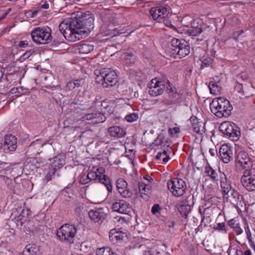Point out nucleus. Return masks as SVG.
<instances>
[{
    "mask_svg": "<svg viewBox=\"0 0 255 255\" xmlns=\"http://www.w3.org/2000/svg\"><path fill=\"white\" fill-rule=\"evenodd\" d=\"M28 45V42L26 40L20 41L18 43V46L20 48H25Z\"/></svg>",
    "mask_w": 255,
    "mask_h": 255,
    "instance_id": "de8ad7c7",
    "label": "nucleus"
},
{
    "mask_svg": "<svg viewBox=\"0 0 255 255\" xmlns=\"http://www.w3.org/2000/svg\"><path fill=\"white\" fill-rule=\"evenodd\" d=\"M51 161L48 172L46 176L47 181L50 180L56 171L63 166L64 162V157L62 155L59 154L52 159Z\"/></svg>",
    "mask_w": 255,
    "mask_h": 255,
    "instance_id": "4468645a",
    "label": "nucleus"
},
{
    "mask_svg": "<svg viewBox=\"0 0 255 255\" xmlns=\"http://www.w3.org/2000/svg\"><path fill=\"white\" fill-rule=\"evenodd\" d=\"M42 7L43 8L47 9V8H48L49 7V5L47 3V4H45L43 5L42 6Z\"/></svg>",
    "mask_w": 255,
    "mask_h": 255,
    "instance_id": "69168bd1",
    "label": "nucleus"
},
{
    "mask_svg": "<svg viewBox=\"0 0 255 255\" xmlns=\"http://www.w3.org/2000/svg\"><path fill=\"white\" fill-rule=\"evenodd\" d=\"M92 180V178L89 176V173L87 175H82L80 178V182L82 184H86Z\"/></svg>",
    "mask_w": 255,
    "mask_h": 255,
    "instance_id": "37998d69",
    "label": "nucleus"
},
{
    "mask_svg": "<svg viewBox=\"0 0 255 255\" xmlns=\"http://www.w3.org/2000/svg\"><path fill=\"white\" fill-rule=\"evenodd\" d=\"M82 121H91V123L97 124L103 123L106 118L103 113L93 108H89L81 118Z\"/></svg>",
    "mask_w": 255,
    "mask_h": 255,
    "instance_id": "ddd939ff",
    "label": "nucleus"
},
{
    "mask_svg": "<svg viewBox=\"0 0 255 255\" xmlns=\"http://www.w3.org/2000/svg\"><path fill=\"white\" fill-rule=\"evenodd\" d=\"M133 247L135 249H140L141 251L151 246L150 242L148 240L143 239L140 237H136L132 242Z\"/></svg>",
    "mask_w": 255,
    "mask_h": 255,
    "instance_id": "393cba45",
    "label": "nucleus"
},
{
    "mask_svg": "<svg viewBox=\"0 0 255 255\" xmlns=\"http://www.w3.org/2000/svg\"><path fill=\"white\" fill-rule=\"evenodd\" d=\"M209 88L211 94L218 95L221 92V84L219 81H216L215 80L209 82Z\"/></svg>",
    "mask_w": 255,
    "mask_h": 255,
    "instance_id": "c85d7f7f",
    "label": "nucleus"
},
{
    "mask_svg": "<svg viewBox=\"0 0 255 255\" xmlns=\"http://www.w3.org/2000/svg\"><path fill=\"white\" fill-rule=\"evenodd\" d=\"M96 254L97 255H117L112 249L108 247L98 249Z\"/></svg>",
    "mask_w": 255,
    "mask_h": 255,
    "instance_id": "f704fd0d",
    "label": "nucleus"
},
{
    "mask_svg": "<svg viewBox=\"0 0 255 255\" xmlns=\"http://www.w3.org/2000/svg\"><path fill=\"white\" fill-rule=\"evenodd\" d=\"M219 153L221 160L225 163H228L233 159V148L229 144H223L219 149Z\"/></svg>",
    "mask_w": 255,
    "mask_h": 255,
    "instance_id": "6ab92c4d",
    "label": "nucleus"
},
{
    "mask_svg": "<svg viewBox=\"0 0 255 255\" xmlns=\"http://www.w3.org/2000/svg\"><path fill=\"white\" fill-rule=\"evenodd\" d=\"M166 151L164 150L162 152H158L155 156V158L157 159H160L162 158V156H164V155H166Z\"/></svg>",
    "mask_w": 255,
    "mask_h": 255,
    "instance_id": "8fccbe9b",
    "label": "nucleus"
},
{
    "mask_svg": "<svg viewBox=\"0 0 255 255\" xmlns=\"http://www.w3.org/2000/svg\"><path fill=\"white\" fill-rule=\"evenodd\" d=\"M143 178L147 181V183H149V181L150 179H152V178L149 176L148 175H146V176H144L143 177Z\"/></svg>",
    "mask_w": 255,
    "mask_h": 255,
    "instance_id": "4d7b16f0",
    "label": "nucleus"
},
{
    "mask_svg": "<svg viewBox=\"0 0 255 255\" xmlns=\"http://www.w3.org/2000/svg\"><path fill=\"white\" fill-rule=\"evenodd\" d=\"M39 251L38 247L35 244H29L26 246L23 251L24 255H37Z\"/></svg>",
    "mask_w": 255,
    "mask_h": 255,
    "instance_id": "7c9ffc66",
    "label": "nucleus"
},
{
    "mask_svg": "<svg viewBox=\"0 0 255 255\" xmlns=\"http://www.w3.org/2000/svg\"><path fill=\"white\" fill-rule=\"evenodd\" d=\"M223 196L224 198L227 199V200L232 198L233 201L236 203L240 201V195L239 193L233 188Z\"/></svg>",
    "mask_w": 255,
    "mask_h": 255,
    "instance_id": "473e14b6",
    "label": "nucleus"
},
{
    "mask_svg": "<svg viewBox=\"0 0 255 255\" xmlns=\"http://www.w3.org/2000/svg\"><path fill=\"white\" fill-rule=\"evenodd\" d=\"M166 92L170 98V104H180L185 100L184 92L181 90L178 91L171 83Z\"/></svg>",
    "mask_w": 255,
    "mask_h": 255,
    "instance_id": "2eb2a0df",
    "label": "nucleus"
},
{
    "mask_svg": "<svg viewBox=\"0 0 255 255\" xmlns=\"http://www.w3.org/2000/svg\"><path fill=\"white\" fill-rule=\"evenodd\" d=\"M167 187L172 195L179 197L186 192L187 187L185 181L178 178H173L167 182Z\"/></svg>",
    "mask_w": 255,
    "mask_h": 255,
    "instance_id": "1a4fd4ad",
    "label": "nucleus"
},
{
    "mask_svg": "<svg viewBox=\"0 0 255 255\" xmlns=\"http://www.w3.org/2000/svg\"><path fill=\"white\" fill-rule=\"evenodd\" d=\"M182 205L184 207L185 206H190L189 205L188 202L186 200H182V201H181L179 206H182Z\"/></svg>",
    "mask_w": 255,
    "mask_h": 255,
    "instance_id": "603ef678",
    "label": "nucleus"
},
{
    "mask_svg": "<svg viewBox=\"0 0 255 255\" xmlns=\"http://www.w3.org/2000/svg\"><path fill=\"white\" fill-rule=\"evenodd\" d=\"M220 186L223 196L232 189L230 182L227 181L226 175L223 172H220Z\"/></svg>",
    "mask_w": 255,
    "mask_h": 255,
    "instance_id": "a878e982",
    "label": "nucleus"
},
{
    "mask_svg": "<svg viewBox=\"0 0 255 255\" xmlns=\"http://www.w3.org/2000/svg\"><path fill=\"white\" fill-rule=\"evenodd\" d=\"M180 129L179 127H175L172 128H170L168 129L169 134L173 137H176L177 134L180 132Z\"/></svg>",
    "mask_w": 255,
    "mask_h": 255,
    "instance_id": "c03bdc74",
    "label": "nucleus"
},
{
    "mask_svg": "<svg viewBox=\"0 0 255 255\" xmlns=\"http://www.w3.org/2000/svg\"><path fill=\"white\" fill-rule=\"evenodd\" d=\"M202 64H205V65H207L208 64L207 63L205 62V61L204 60L203 62H202Z\"/></svg>",
    "mask_w": 255,
    "mask_h": 255,
    "instance_id": "774afa93",
    "label": "nucleus"
},
{
    "mask_svg": "<svg viewBox=\"0 0 255 255\" xmlns=\"http://www.w3.org/2000/svg\"><path fill=\"white\" fill-rule=\"evenodd\" d=\"M167 226L170 227H173L174 226V223L173 221H168L167 222Z\"/></svg>",
    "mask_w": 255,
    "mask_h": 255,
    "instance_id": "6e6d98bb",
    "label": "nucleus"
},
{
    "mask_svg": "<svg viewBox=\"0 0 255 255\" xmlns=\"http://www.w3.org/2000/svg\"><path fill=\"white\" fill-rule=\"evenodd\" d=\"M51 30L49 27L35 28L31 32L33 41L38 44H45L52 40Z\"/></svg>",
    "mask_w": 255,
    "mask_h": 255,
    "instance_id": "423d86ee",
    "label": "nucleus"
},
{
    "mask_svg": "<svg viewBox=\"0 0 255 255\" xmlns=\"http://www.w3.org/2000/svg\"><path fill=\"white\" fill-rule=\"evenodd\" d=\"M30 213L29 209L20 207L13 210L10 218L15 223L17 227H21L28 220Z\"/></svg>",
    "mask_w": 255,
    "mask_h": 255,
    "instance_id": "9b49d317",
    "label": "nucleus"
},
{
    "mask_svg": "<svg viewBox=\"0 0 255 255\" xmlns=\"http://www.w3.org/2000/svg\"><path fill=\"white\" fill-rule=\"evenodd\" d=\"M105 169L103 167L93 166L90 168L89 176L92 180L98 181L104 184L107 188L109 193H112L113 190L110 178L105 174Z\"/></svg>",
    "mask_w": 255,
    "mask_h": 255,
    "instance_id": "20e7f679",
    "label": "nucleus"
},
{
    "mask_svg": "<svg viewBox=\"0 0 255 255\" xmlns=\"http://www.w3.org/2000/svg\"><path fill=\"white\" fill-rule=\"evenodd\" d=\"M108 132L110 136L117 138L123 137L126 134V130L123 128L117 126L109 128Z\"/></svg>",
    "mask_w": 255,
    "mask_h": 255,
    "instance_id": "b1692460",
    "label": "nucleus"
},
{
    "mask_svg": "<svg viewBox=\"0 0 255 255\" xmlns=\"http://www.w3.org/2000/svg\"><path fill=\"white\" fill-rule=\"evenodd\" d=\"M190 130L193 133L202 135L205 132V123L197 117L192 116L190 119Z\"/></svg>",
    "mask_w": 255,
    "mask_h": 255,
    "instance_id": "a211bd4d",
    "label": "nucleus"
},
{
    "mask_svg": "<svg viewBox=\"0 0 255 255\" xmlns=\"http://www.w3.org/2000/svg\"><path fill=\"white\" fill-rule=\"evenodd\" d=\"M237 255H242V252L240 250H237L236 251Z\"/></svg>",
    "mask_w": 255,
    "mask_h": 255,
    "instance_id": "338daca9",
    "label": "nucleus"
},
{
    "mask_svg": "<svg viewBox=\"0 0 255 255\" xmlns=\"http://www.w3.org/2000/svg\"><path fill=\"white\" fill-rule=\"evenodd\" d=\"M95 74L96 75V82L104 87L113 86L118 81L117 72L110 68L97 70L95 71Z\"/></svg>",
    "mask_w": 255,
    "mask_h": 255,
    "instance_id": "7ed1b4c3",
    "label": "nucleus"
},
{
    "mask_svg": "<svg viewBox=\"0 0 255 255\" xmlns=\"http://www.w3.org/2000/svg\"><path fill=\"white\" fill-rule=\"evenodd\" d=\"M243 187L249 191L255 190V168L246 169L241 179Z\"/></svg>",
    "mask_w": 255,
    "mask_h": 255,
    "instance_id": "f8f14e48",
    "label": "nucleus"
},
{
    "mask_svg": "<svg viewBox=\"0 0 255 255\" xmlns=\"http://www.w3.org/2000/svg\"><path fill=\"white\" fill-rule=\"evenodd\" d=\"M84 80L83 79H77L69 81L67 83L65 87V90L66 91H71L75 88L80 87L84 84Z\"/></svg>",
    "mask_w": 255,
    "mask_h": 255,
    "instance_id": "cd10ccee",
    "label": "nucleus"
},
{
    "mask_svg": "<svg viewBox=\"0 0 255 255\" xmlns=\"http://www.w3.org/2000/svg\"><path fill=\"white\" fill-rule=\"evenodd\" d=\"M161 208L158 204H154L151 208V212L153 215L158 217V214H160Z\"/></svg>",
    "mask_w": 255,
    "mask_h": 255,
    "instance_id": "a18cd8bd",
    "label": "nucleus"
},
{
    "mask_svg": "<svg viewBox=\"0 0 255 255\" xmlns=\"http://www.w3.org/2000/svg\"><path fill=\"white\" fill-rule=\"evenodd\" d=\"M228 225L236 233L237 235H239L243 233V230L241 228L239 221L236 219H232L228 221Z\"/></svg>",
    "mask_w": 255,
    "mask_h": 255,
    "instance_id": "2f4dec72",
    "label": "nucleus"
},
{
    "mask_svg": "<svg viewBox=\"0 0 255 255\" xmlns=\"http://www.w3.org/2000/svg\"><path fill=\"white\" fill-rule=\"evenodd\" d=\"M172 54L179 58L184 57L190 53V47L183 39L173 38L171 41Z\"/></svg>",
    "mask_w": 255,
    "mask_h": 255,
    "instance_id": "6e6552de",
    "label": "nucleus"
},
{
    "mask_svg": "<svg viewBox=\"0 0 255 255\" xmlns=\"http://www.w3.org/2000/svg\"><path fill=\"white\" fill-rule=\"evenodd\" d=\"M112 209L115 212L125 214H128L130 210L129 204L123 200H119L114 203Z\"/></svg>",
    "mask_w": 255,
    "mask_h": 255,
    "instance_id": "4be33fe9",
    "label": "nucleus"
},
{
    "mask_svg": "<svg viewBox=\"0 0 255 255\" xmlns=\"http://www.w3.org/2000/svg\"><path fill=\"white\" fill-rule=\"evenodd\" d=\"M32 17H34L37 15V14L38 12V10L32 11Z\"/></svg>",
    "mask_w": 255,
    "mask_h": 255,
    "instance_id": "13d9d810",
    "label": "nucleus"
},
{
    "mask_svg": "<svg viewBox=\"0 0 255 255\" xmlns=\"http://www.w3.org/2000/svg\"><path fill=\"white\" fill-rule=\"evenodd\" d=\"M26 16L28 17H32V11H28L26 13Z\"/></svg>",
    "mask_w": 255,
    "mask_h": 255,
    "instance_id": "052dcab7",
    "label": "nucleus"
},
{
    "mask_svg": "<svg viewBox=\"0 0 255 255\" xmlns=\"http://www.w3.org/2000/svg\"><path fill=\"white\" fill-rule=\"evenodd\" d=\"M77 232L75 225L65 224L57 230L56 235L62 242L72 244Z\"/></svg>",
    "mask_w": 255,
    "mask_h": 255,
    "instance_id": "0eeeda50",
    "label": "nucleus"
},
{
    "mask_svg": "<svg viewBox=\"0 0 255 255\" xmlns=\"http://www.w3.org/2000/svg\"><path fill=\"white\" fill-rule=\"evenodd\" d=\"M205 173L214 180H218V175L217 172L213 169L210 166H206L205 168Z\"/></svg>",
    "mask_w": 255,
    "mask_h": 255,
    "instance_id": "c9c22d12",
    "label": "nucleus"
},
{
    "mask_svg": "<svg viewBox=\"0 0 255 255\" xmlns=\"http://www.w3.org/2000/svg\"><path fill=\"white\" fill-rule=\"evenodd\" d=\"M237 165L243 169H248L253 166V163L248 154L244 151L237 152L236 157Z\"/></svg>",
    "mask_w": 255,
    "mask_h": 255,
    "instance_id": "f3484780",
    "label": "nucleus"
},
{
    "mask_svg": "<svg viewBox=\"0 0 255 255\" xmlns=\"http://www.w3.org/2000/svg\"><path fill=\"white\" fill-rule=\"evenodd\" d=\"M122 57L124 58L125 64L127 65H130L133 64L136 60L134 53L130 51L124 53Z\"/></svg>",
    "mask_w": 255,
    "mask_h": 255,
    "instance_id": "c756f323",
    "label": "nucleus"
},
{
    "mask_svg": "<svg viewBox=\"0 0 255 255\" xmlns=\"http://www.w3.org/2000/svg\"><path fill=\"white\" fill-rule=\"evenodd\" d=\"M207 210V209H204V211L203 212H202V209L201 208H199V212L201 214V215L202 216V219H203V218H205V212Z\"/></svg>",
    "mask_w": 255,
    "mask_h": 255,
    "instance_id": "5fc2aeb1",
    "label": "nucleus"
},
{
    "mask_svg": "<svg viewBox=\"0 0 255 255\" xmlns=\"http://www.w3.org/2000/svg\"><path fill=\"white\" fill-rule=\"evenodd\" d=\"M89 217L95 223H102L106 217V214L103 208L91 210L88 213Z\"/></svg>",
    "mask_w": 255,
    "mask_h": 255,
    "instance_id": "412c9836",
    "label": "nucleus"
},
{
    "mask_svg": "<svg viewBox=\"0 0 255 255\" xmlns=\"http://www.w3.org/2000/svg\"><path fill=\"white\" fill-rule=\"evenodd\" d=\"M94 20L93 14L88 11L76 20H64L59 25V30L67 40L76 41L93 30Z\"/></svg>",
    "mask_w": 255,
    "mask_h": 255,
    "instance_id": "f257e3e1",
    "label": "nucleus"
},
{
    "mask_svg": "<svg viewBox=\"0 0 255 255\" xmlns=\"http://www.w3.org/2000/svg\"><path fill=\"white\" fill-rule=\"evenodd\" d=\"M169 13V7L158 6L150 9V13L153 20L162 23L164 18H165Z\"/></svg>",
    "mask_w": 255,
    "mask_h": 255,
    "instance_id": "dca6fc26",
    "label": "nucleus"
},
{
    "mask_svg": "<svg viewBox=\"0 0 255 255\" xmlns=\"http://www.w3.org/2000/svg\"><path fill=\"white\" fill-rule=\"evenodd\" d=\"M219 129L233 141H237L241 136L239 128L231 122L226 121L222 123L219 126Z\"/></svg>",
    "mask_w": 255,
    "mask_h": 255,
    "instance_id": "9d476101",
    "label": "nucleus"
},
{
    "mask_svg": "<svg viewBox=\"0 0 255 255\" xmlns=\"http://www.w3.org/2000/svg\"><path fill=\"white\" fill-rule=\"evenodd\" d=\"M215 230L221 232L223 234H226L227 229L224 223H217L214 227Z\"/></svg>",
    "mask_w": 255,
    "mask_h": 255,
    "instance_id": "ea45409f",
    "label": "nucleus"
},
{
    "mask_svg": "<svg viewBox=\"0 0 255 255\" xmlns=\"http://www.w3.org/2000/svg\"><path fill=\"white\" fill-rule=\"evenodd\" d=\"M138 119V114L137 113H133L127 115L125 119L128 123L136 121Z\"/></svg>",
    "mask_w": 255,
    "mask_h": 255,
    "instance_id": "a19ab883",
    "label": "nucleus"
},
{
    "mask_svg": "<svg viewBox=\"0 0 255 255\" xmlns=\"http://www.w3.org/2000/svg\"><path fill=\"white\" fill-rule=\"evenodd\" d=\"M78 49L80 53L88 54L94 49V46L92 44L83 43L78 46Z\"/></svg>",
    "mask_w": 255,
    "mask_h": 255,
    "instance_id": "72a5a7b5",
    "label": "nucleus"
},
{
    "mask_svg": "<svg viewBox=\"0 0 255 255\" xmlns=\"http://www.w3.org/2000/svg\"><path fill=\"white\" fill-rule=\"evenodd\" d=\"M126 237V235L125 233L117 231L116 229L111 230L109 233L110 240L114 244L123 241L124 238Z\"/></svg>",
    "mask_w": 255,
    "mask_h": 255,
    "instance_id": "bb28decb",
    "label": "nucleus"
},
{
    "mask_svg": "<svg viewBox=\"0 0 255 255\" xmlns=\"http://www.w3.org/2000/svg\"><path fill=\"white\" fill-rule=\"evenodd\" d=\"M17 91V88H13L11 89L10 92L12 94H13V93H16Z\"/></svg>",
    "mask_w": 255,
    "mask_h": 255,
    "instance_id": "680f3d73",
    "label": "nucleus"
},
{
    "mask_svg": "<svg viewBox=\"0 0 255 255\" xmlns=\"http://www.w3.org/2000/svg\"><path fill=\"white\" fill-rule=\"evenodd\" d=\"M245 255H252L251 251L250 250H247L245 252Z\"/></svg>",
    "mask_w": 255,
    "mask_h": 255,
    "instance_id": "e2e57ef3",
    "label": "nucleus"
},
{
    "mask_svg": "<svg viewBox=\"0 0 255 255\" xmlns=\"http://www.w3.org/2000/svg\"><path fill=\"white\" fill-rule=\"evenodd\" d=\"M30 55V52H27V53H24L22 56L23 57V59H25V58H28Z\"/></svg>",
    "mask_w": 255,
    "mask_h": 255,
    "instance_id": "bf43d9fd",
    "label": "nucleus"
},
{
    "mask_svg": "<svg viewBox=\"0 0 255 255\" xmlns=\"http://www.w3.org/2000/svg\"><path fill=\"white\" fill-rule=\"evenodd\" d=\"M143 255H153L150 246H148L146 249L142 251Z\"/></svg>",
    "mask_w": 255,
    "mask_h": 255,
    "instance_id": "49530a36",
    "label": "nucleus"
},
{
    "mask_svg": "<svg viewBox=\"0 0 255 255\" xmlns=\"http://www.w3.org/2000/svg\"><path fill=\"white\" fill-rule=\"evenodd\" d=\"M164 156H165V157L162 158V161L164 163H165L169 160L170 157L167 154L166 155H164Z\"/></svg>",
    "mask_w": 255,
    "mask_h": 255,
    "instance_id": "864d4df0",
    "label": "nucleus"
},
{
    "mask_svg": "<svg viewBox=\"0 0 255 255\" xmlns=\"http://www.w3.org/2000/svg\"><path fill=\"white\" fill-rule=\"evenodd\" d=\"M162 22H163L166 26L169 27L173 26L171 21L169 19H167L166 17L163 18Z\"/></svg>",
    "mask_w": 255,
    "mask_h": 255,
    "instance_id": "09e8293b",
    "label": "nucleus"
},
{
    "mask_svg": "<svg viewBox=\"0 0 255 255\" xmlns=\"http://www.w3.org/2000/svg\"><path fill=\"white\" fill-rule=\"evenodd\" d=\"M178 211L180 212L182 216L186 217H187L189 213L191 211L190 206H179Z\"/></svg>",
    "mask_w": 255,
    "mask_h": 255,
    "instance_id": "58836bf2",
    "label": "nucleus"
},
{
    "mask_svg": "<svg viewBox=\"0 0 255 255\" xmlns=\"http://www.w3.org/2000/svg\"><path fill=\"white\" fill-rule=\"evenodd\" d=\"M190 27L192 28L190 30V33L192 36H197L202 32L201 27L194 26V22L192 26Z\"/></svg>",
    "mask_w": 255,
    "mask_h": 255,
    "instance_id": "79ce46f5",
    "label": "nucleus"
},
{
    "mask_svg": "<svg viewBox=\"0 0 255 255\" xmlns=\"http://www.w3.org/2000/svg\"><path fill=\"white\" fill-rule=\"evenodd\" d=\"M17 139L12 135H6L4 136L3 147L10 151H14L17 147Z\"/></svg>",
    "mask_w": 255,
    "mask_h": 255,
    "instance_id": "5701e85b",
    "label": "nucleus"
},
{
    "mask_svg": "<svg viewBox=\"0 0 255 255\" xmlns=\"http://www.w3.org/2000/svg\"><path fill=\"white\" fill-rule=\"evenodd\" d=\"M138 188L140 194H147L150 190V185L148 183L140 182L138 183Z\"/></svg>",
    "mask_w": 255,
    "mask_h": 255,
    "instance_id": "e433bc0d",
    "label": "nucleus"
},
{
    "mask_svg": "<svg viewBox=\"0 0 255 255\" xmlns=\"http://www.w3.org/2000/svg\"><path fill=\"white\" fill-rule=\"evenodd\" d=\"M158 140H160V142L159 144H160L162 142V136H159L158 137L157 139L155 140V142L158 141Z\"/></svg>",
    "mask_w": 255,
    "mask_h": 255,
    "instance_id": "0e129e2a",
    "label": "nucleus"
},
{
    "mask_svg": "<svg viewBox=\"0 0 255 255\" xmlns=\"http://www.w3.org/2000/svg\"><path fill=\"white\" fill-rule=\"evenodd\" d=\"M248 239L249 240V242L250 243L251 247L255 250V245L254 243L252 241L251 239V236L249 235L248 236Z\"/></svg>",
    "mask_w": 255,
    "mask_h": 255,
    "instance_id": "3c124183",
    "label": "nucleus"
},
{
    "mask_svg": "<svg viewBox=\"0 0 255 255\" xmlns=\"http://www.w3.org/2000/svg\"><path fill=\"white\" fill-rule=\"evenodd\" d=\"M170 82L166 77L155 78L151 80L149 86V93L153 97L162 95L170 87Z\"/></svg>",
    "mask_w": 255,
    "mask_h": 255,
    "instance_id": "39448f33",
    "label": "nucleus"
},
{
    "mask_svg": "<svg viewBox=\"0 0 255 255\" xmlns=\"http://www.w3.org/2000/svg\"><path fill=\"white\" fill-rule=\"evenodd\" d=\"M194 19L189 15H186L183 17L181 20L182 25L186 27L192 26L193 24Z\"/></svg>",
    "mask_w": 255,
    "mask_h": 255,
    "instance_id": "4c0bfd02",
    "label": "nucleus"
},
{
    "mask_svg": "<svg viewBox=\"0 0 255 255\" xmlns=\"http://www.w3.org/2000/svg\"><path fill=\"white\" fill-rule=\"evenodd\" d=\"M211 112L218 118L228 117L231 114L233 107L224 97L214 98L210 104Z\"/></svg>",
    "mask_w": 255,
    "mask_h": 255,
    "instance_id": "f03ea898",
    "label": "nucleus"
},
{
    "mask_svg": "<svg viewBox=\"0 0 255 255\" xmlns=\"http://www.w3.org/2000/svg\"><path fill=\"white\" fill-rule=\"evenodd\" d=\"M116 186L119 193L124 198H129L131 195V191L128 187L127 181L123 178H119L116 181Z\"/></svg>",
    "mask_w": 255,
    "mask_h": 255,
    "instance_id": "aec40b11",
    "label": "nucleus"
}]
</instances>
